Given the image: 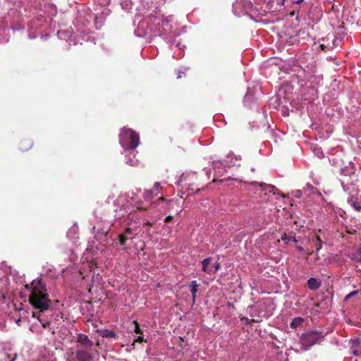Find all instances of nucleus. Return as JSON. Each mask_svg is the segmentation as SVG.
I'll return each mask as SVG.
<instances>
[{
	"label": "nucleus",
	"instance_id": "obj_1",
	"mask_svg": "<svg viewBox=\"0 0 361 361\" xmlns=\"http://www.w3.org/2000/svg\"><path fill=\"white\" fill-rule=\"evenodd\" d=\"M25 288L29 290V302L38 313L43 312L50 307L51 300L47 293L46 284L42 279H35L30 284H26Z\"/></svg>",
	"mask_w": 361,
	"mask_h": 361
},
{
	"label": "nucleus",
	"instance_id": "obj_17",
	"mask_svg": "<svg viewBox=\"0 0 361 361\" xmlns=\"http://www.w3.org/2000/svg\"><path fill=\"white\" fill-rule=\"evenodd\" d=\"M133 324H135V329H134V331L136 334H142V331H141L140 328V326H139V324L137 323V321H133Z\"/></svg>",
	"mask_w": 361,
	"mask_h": 361
},
{
	"label": "nucleus",
	"instance_id": "obj_5",
	"mask_svg": "<svg viewBox=\"0 0 361 361\" xmlns=\"http://www.w3.org/2000/svg\"><path fill=\"white\" fill-rule=\"evenodd\" d=\"M93 342L89 339L88 336L83 334H79L77 338V348L91 349Z\"/></svg>",
	"mask_w": 361,
	"mask_h": 361
},
{
	"label": "nucleus",
	"instance_id": "obj_15",
	"mask_svg": "<svg viewBox=\"0 0 361 361\" xmlns=\"http://www.w3.org/2000/svg\"><path fill=\"white\" fill-rule=\"evenodd\" d=\"M353 259L361 262V247L355 253Z\"/></svg>",
	"mask_w": 361,
	"mask_h": 361
},
{
	"label": "nucleus",
	"instance_id": "obj_20",
	"mask_svg": "<svg viewBox=\"0 0 361 361\" xmlns=\"http://www.w3.org/2000/svg\"><path fill=\"white\" fill-rule=\"evenodd\" d=\"M281 240L285 243H288L290 240V237L288 236L286 233L281 237Z\"/></svg>",
	"mask_w": 361,
	"mask_h": 361
},
{
	"label": "nucleus",
	"instance_id": "obj_10",
	"mask_svg": "<svg viewBox=\"0 0 361 361\" xmlns=\"http://www.w3.org/2000/svg\"><path fill=\"white\" fill-rule=\"evenodd\" d=\"M161 188L160 183L158 182H156L154 183V188L152 190L146 191L145 193V199L147 200L149 196L154 192L155 195H157L159 192V188Z\"/></svg>",
	"mask_w": 361,
	"mask_h": 361
},
{
	"label": "nucleus",
	"instance_id": "obj_2",
	"mask_svg": "<svg viewBox=\"0 0 361 361\" xmlns=\"http://www.w3.org/2000/svg\"><path fill=\"white\" fill-rule=\"evenodd\" d=\"M119 142L124 149H135L140 143L138 133L129 128H123L119 135Z\"/></svg>",
	"mask_w": 361,
	"mask_h": 361
},
{
	"label": "nucleus",
	"instance_id": "obj_41",
	"mask_svg": "<svg viewBox=\"0 0 361 361\" xmlns=\"http://www.w3.org/2000/svg\"><path fill=\"white\" fill-rule=\"evenodd\" d=\"M321 47H322V49H324V45L323 44L321 45Z\"/></svg>",
	"mask_w": 361,
	"mask_h": 361
},
{
	"label": "nucleus",
	"instance_id": "obj_14",
	"mask_svg": "<svg viewBox=\"0 0 361 361\" xmlns=\"http://www.w3.org/2000/svg\"><path fill=\"white\" fill-rule=\"evenodd\" d=\"M302 322V319L300 317H297L293 319V321L290 323V326L292 328H296L299 326Z\"/></svg>",
	"mask_w": 361,
	"mask_h": 361
},
{
	"label": "nucleus",
	"instance_id": "obj_37",
	"mask_svg": "<svg viewBox=\"0 0 361 361\" xmlns=\"http://www.w3.org/2000/svg\"><path fill=\"white\" fill-rule=\"evenodd\" d=\"M147 234H149V235H150V234H151V233H150V228H147Z\"/></svg>",
	"mask_w": 361,
	"mask_h": 361
},
{
	"label": "nucleus",
	"instance_id": "obj_35",
	"mask_svg": "<svg viewBox=\"0 0 361 361\" xmlns=\"http://www.w3.org/2000/svg\"><path fill=\"white\" fill-rule=\"evenodd\" d=\"M300 193H301V192H300V191H297V195H295V196H296L297 197H300Z\"/></svg>",
	"mask_w": 361,
	"mask_h": 361
},
{
	"label": "nucleus",
	"instance_id": "obj_32",
	"mask_svg": "<svg viewBox=\"0 0 361 361\" xmlns=\"http://www.w3.org/2000/svg\"><path fill=\"white\" fill-rule=\"evenodd\" d=\"M304 0H297L295 3L297 4H302Z\"/></svg>",
	"mask_w": 361,
	"mask_h": 361
},
{
	"label": "nucleus",
	"instance_id": "obj_11",
	"mask_svg": "<svg viewBox=\"0 0 361 361\" xmlns=\"http://www.w3.org/2000/svg\"><path fill=\"white\" fill-rule=\"evenodd\" d=\"M124 200H126V199H123V198H118L116 200V204H120V203H122V206L120 209V212H122L123 211V212H122L120 215H118V218H122L125 216V214L126 213V209L124 208V204H123V202H124Z\"/></svg>",
	"mask_w": 361,
	"mask_h": 361
},
{
	"label": "nucleus",
	"instance_id": "obj_24",
	"mask_svg": "<svg viewBox=\"0 0 361 361\" xmlns=\"http://www.w3.org/2000/svg\"><path fill=\"white\" fill-rule=\"evenodd\" d=\"M213 267L214 268V271H217L220 269L221 266L219 262H216L213 265Z\"/></svg>",
	"mask_w": 361,
	"mask_h": 361
},
{
	"label": "nucleus",
	"instance_id": "obj_21",
	"mask_svg": "<svg viewBox=\"0 0 361 361\" xmlns=\"http://www.w3.org/2000/svg\"><path fill=\"white\" fill-rule=\"evenodd\" d=\"M190 286L191 287V288H198L200 286V284H198L196 281H192Z\"/></svg>",
	"mask_w": 361,
	"mask_h": 361
},
{
	"label": "nucleus",
	"instance_id": "obj_27",
	"mask_svg": "<svg viewBox=\"0 0 361 361\" xmlns=\"http://www.w3.org/2000/svg\"><path fill=\"white\" fill-rule=\"evenodd\" d=\"M172 219H173V216H168L165 219V222L168 223V222L171 221Z\"/></svg>",
	"mask_w": 361,
	"mask_h": 361
},
{
	"label": "nucleus",
	"instance_id": "obj_13",
	"mask_svg": "<svg viewBox=\"0 0 361 361\" xmlns=\"http://www.w3.org/2000/svg\"><path fill=\"white\" fill-rule=\"evenodd\" d=\"M101 335L104 338H116V334L110 330L104 329L101 331Z\"/></svg>",
	"mask_w": 361,
	"mask_h": 361
},
{
	"label": "nucleus",
	"instance_id": "obj_16",
	"mask_svg": "<svg viewBox=\"0 0 361 361\" xmlns=\"http://www.w3.org/2000/svg\"><path fill=\"white\" fill-rule=\"evenodd\" d=\"M259 185H260V187L262 188V190H267L268 188H269V189H270V190H269V191H271V190H274V189H275V188H275L274 186H273V185H266L265 183H261Z\"/></svg>",
	"mask_w": 361,
	"mask_h": 361
},
{
	"label": "nucleus",
	"instance_id": "obj_18",
	"mask_svg": "<svg viewBox=\"0 0 361 361\" xmlns=\"http://www.w3.org/2000/svg\"><path fill=\"white\" fill-rule=\"evenodd\" d=\"M197 292V288H191V293H192V303L193 304L195 302V300H196Z\"/></svg>",
	"mask_w": 361,
	"mask_h": 361
},
{
	"label": "nucleus",
	"instance_id": "obj_4",
	"mask_svg": "<svg viewBox=\"0 0 361 361\" xmlns=\"http://www.w3.org/2000/svg\"><path fill=\"white\" fill-rule=\"evenodd\" d=\"M91 349L78 348L75 352V359L77 361H90L93 358V354Z\"/></svg>",
	"mask_w": 361,
	"mask_h": 361
},
{
	"label": "nucleus",
	"instance_id": "obj_36",
	"mask_svg": "<svg viewBox=\"0 0 361 361\" xmlns=\"http://www.w3.org/2000/svg\"><path fill=\"white\" fill-rule=\"evenodd\" d=\"M137 209L138 210H142V209H144L143 207H137Z\"/></svg>",
	"mask_w": 361,
	"mask_h": 361
},
{
	"label": "nucleus",
	"instance_id": "obj_9",
	"mask_svg": "<svg viewBox=\"0 0 361 361\" xmlns=\"http://www.w3.org/2000/svg\"><path fill=\"white\" fill-rule=\"evenodd\" d=\"M211 261H212V258H210V257L203 259V261L202 262V271L206 272L207 274H211L212 269H209V266L211 264Z\"/></svg>",
	"mask_w": 361,
	"mask_h": 361
},
{
	"label": "nucleus",
	"instance_id": "obj_29",
	"mask_svg": "<svg viewBox=\"0 0 361 361\" xmlns=\"http://www.w3.org/2000/svg\"><path fill=\"white\" fill-rule=\"evenodd\" d=\"M152 225H153V224H152L150 221H147L146 223H145V224H143V226H147L150 227V226H152Z\"/></svg>",
	"mask_w": 361,
	"mask_h": 361
},
{
	"label": "nucleus",
	"instance_id": "obj_25",
	"mask_svg": "<svg viewBox=\"0 0 361 361\" xmlns=\"http://www.w3.org/2000/svg\"><path fill=\"white\" fill-rule=\"evenodd\" d=\"M353 355L356 356H361V349L360 350H354L353 352Z\"/></svg>",
	"mask_w": 361,
	"mask_h": 361
},
{
	"label": "nucleus",
	"instance_id": "obj_19",
	"mask_svg": "<svg viewBox=\"0 0 361 361\" xmlns=\"http://www.w3.org/2000/svg\"><path fill=\"white\" fill-rule=\"evenodd\" d=\"M314 244L316 247V252H319L322 249V243L320 242L314 241Z\"/></svg>",
	"mask_w": 361,
	"mask_h": 361
},
{
	"label": "nucleus",
	"instance_id": "obj_28",
	"mask_svg": "<svg viewBox=\"0 0 361 361\" xmlns=\"http://www.w3.org/2000/svg\"><path fill=\"white\" fill-rule=\"evenodd\" d=\"M357 293V291H353L352 293H350V294H348L347 296H346V299L347 298H349L351 296H353V295L356 294Z\"/></svg>",
	"mask_w": 361,
	"mask_h": 361
},
{
	"label": "nucleus",
	"instance_id": "obj_34",
	"mask_svg": "<svg viewBox=\"0 0 361 361\" xmlns=\"http://www.w3.org/2000/svg\"><path fill=\"white\" fill-rule=\"evenodd\" d=\"M137 341H139V342H142V341H143V338H142V337L139 336V337L137 338Z\"/></svg>",
	"mask_w": 361,
	"mask_h": 361
},
{
	"label": "nucleus",
	"instance_id": "obj_22",
	"mask_svg": "<svg viewBox=\"0 0 361 361\" xmlns=\"http://www.w3.org/2000/svg\"><path fill=\"white\" fill-rule=\"evenodd\" d=\"M352 205L357 211L360 212L361 210V206L357 204L355 202H353Z\"/></svg>",
	"mask_w": 361,
	"mask_h": 361
},
{
	"label": "nucleus",
	"instance_id": "obj_6",
	"mask_svg": "<svg viewBox=\"0 0 361 361\" xmlns=\"http://www.w3.org/2000/svg\"><path fill=\"white\" fill-rule=\"evenodd\" d=\"M135 235L133 233V230L130 228H126L123 233L118 235L119 244L122 246L125 245L128 240H133Z\"/></svg>",
	"mask_w": 361,
	"mask_h": 361
},
{
	"label": "nucleus",
	"instance_id": "obj_38",
	"mask_svg": "<svg viewBox=\"0 0 361 361\" xmlns=\"http://www.w3.org/2000/svg\"><path fill=\"white\" fill-rule=\"evenodd\" d=\"M20 319H18V320L16 321V324H19V323H20Z\"/></svg>",
	"mask_w": 361,
	"mask_h": 361
},
{
	"label": "nucleus",
	"instance_id": "obj_8",
	"mask_svg": "<svg viewBox=\"0 0 361 361\" xmlns=\"http://www.w3.org/2000/svg\"><path fill=\"white\" fill-rule=\"evenodd\" d=\"M307 287L312 290H317L322 285L320 280L315 278H310L307 281Z\"/></svg>",
	"mask_w": 361,
	"mask_h": 361
},
{
	"label": "nucleus",
	"instance_id": "obj_40",
	"mask_svg": "<svg viewBox=\"0 0 361 361\" xmlns=\"http://www.w3.org/2000/svg\"><path fill=\"white\" fill-rule=\"evenodd\" d=\"M118 209H116V210H115V212H116V213H118ZM115 216H117V214H115Z\"/></svg>",
	"mask_w": 361,
	"mask_h": 361
},
{
	"label": "nucleus",
	"instance_id": "obj_39",
	"mask_svg": "<svg viewBox=\"0 0 361 361\" xmlns=\"http://www.w3.org/2000/svg\"><path fill=\"white\" fill-rule=\"evenodd\" d=\"M159 200H164V197H159Z\"/></svg>",
	"mask_w": 361,
	"mask_h": 361
},
{
	"label": "nucleus",
	"instance_id": "obj_33",
	"mask_svg": "<svg viewBox=\"0 0 361 361\" xmlns=\"http://www.w3.org/2000/svg\"><path fill=\"white\" fill-rule=\"evenodd\" d=\"M355 343L356 345H360V339H356V340L355 341Z\"/></svg>",
	"mask_w": 361,
	"mask_h": 361
},
{
	"label": "nucleus",
	"instance_id": "obj_3",
	"mask_svg": "<svg viewBox=\"0 0 361 361\" xmlns=\"http://www.w3.org/2000/svg\"><path fill=\"white\" fill-rule=\"evenodd\" d=\"M324 337L323 331H309L302 334L300 338V343L305 350L318 343L319 340Z\"/></svg>",
	"mask_w": 361,
	"mask_h": 361
},
{
	"label": "nucleus",
	"instance_id": "obj_31",
	"mask_svg": "<svg viewBox=\"0 0 361 361\" xmlns=\"http://www.w3.org/2000/svg\"><path fill=\"white\" fill-rule=\"evenodd\" d=\"M296 248H297L299 251H300V252L304 251L303 247H301V246H297V247H296Z\"/></svg>",
	"mask_w": 361,
	"mask_h": 361
},
{
	"label": "nucleus",
	"instance_id": "obj_12",
	"mask_svg": "<svg viewBox=\"0 0 361 361\" xmlns=\"http://www.w3.org/2000/svg\"><path fill=\"white\" fill-rule=\"evenodd\" d=\"M32 317L37 318L40 322V323L42 324V326L44 328H47V327L49 326L50 322L49 321H42L39 318V313H38L37 312H32Z\"/></svg>",
	"mask_w": 361,
	"mask_h": 361
},
{
	"label": "nucleus",
	"instance_id": "obj_7",
	"mask_svg": "<svg viewBox=\"0 0 361 361\" xmlns=\"http://www.w3.org/2000/svg\"><path fill=\"white\" fill-rule=\"evenodd\" d=\"M33 145V142L30 138H24L20 140L19 144L20 149L22 152H26L29 150Z\"/></svg>",
	"mask_w": 361,
	"mask_h": 361
},
{
	"label": "nucleus",
	"instance_id": "obj_30",
	"mask_svg": "<svg viewBox=\"0 0 361 361\" xmlns=\"http://www.w3.org/2000/svg\"><path fill=\"white\" fill-rule=\"evenodd\" d=\"M290 240H293L295 243H298V240L296 239L295 235L290 237Z\"/></svg>",
	"mask_w": 361,
	"mask_h": 361
},
{
	"label": "nucleus",
	"instance_id": "obj_23",
	"mask_svg": "<svg viewBox=\"0 0 361 361\" xmlns=\"http://www.w3.org/2000/svg\"><path fill=\"white\" fill-rule=\"evenodd\" d=\"M241 321H242L244 324H250L252 321H254V320H253V319L250 320V319H249L248 318H247V317H243V318H241Z\"/></svg>",
	"mask_w": 361,
	"mask_h": 361
},
{
	"label": "nucleus",
	"instance_id": "obj_26",
	"mask_svg": "<svg viewBox=\"0 0 361 361\" xmlns=\"http://www.w3.org/2000/svg\"><path fill=\"white\" fill-rule=\"evenodd\" d=\"M314 238H315V239L314 240V241L320 242L322 243V240L319 235L315 234Z\"/></svg>",
	"mask_w": 361,
	"mask_h": 361
}]
</instances>
